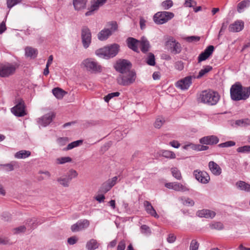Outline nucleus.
Segmentation results:
<instances>
[{
    "instance_id": "obj_60",
    "label": "nucleus",
    "mask_w": 250,
    "mask_h": 250,
    "mask_svg": "<svg viewBox=\"0 0 250 250\" xmlns=\"http://www.w3.org/2000/svg\"><path fill=\"white\" fill-rule=\"evenodd\" d=\"M77 241L78 239L75 236L71 237L67 240V242L70 245L75 244L77 242Z\"/></svg>"
},
{
    "instance_id": "obj_28",
    "label": "nucleus",
    "mask_w": 250,
    "mask_h": 250,
    "mask_svg": "<svg viewBox=\"0 0 250 250\" xmlns=\"http://www.w3.org/2000/svg\"><path fill=\"white\" fill-rule=\"evenodd\" d=\"M87 0H73L74 7L76 10H80L85 8Z\"/></svg>"
},
{
    "instance_id": "obj_11",
    "label": "nucleus",
    "mask_w": 250,
    "mask_h": 250,
    "mask_svg": "<svg viewBox=\"0 0 250 250\" xmlns=\"http://www.w3.org/2000/svg\"><path fill=\"white\" fill-rule=\"evenodd\" d=\"M193 174L195 179L202 184H207L210 180L208 174L205 171L197 169L194 170Z\"/></svg>"
},
{
    "instance_id": "obj_51",
    "label": "nucleus",
    "mask_w": 250,
    "mask_h": 250,
    "mask_svg": "<svg viewBox=\"0 0 250 250\" xmlns=\"http://www.w3.org/2000/svg\"><path fill=\"white\" fill-rule=\"evenodd\" d=\"M185 39L188 42H197L200 40V37H198V36H192L188 37L186 38Z\"/></svg>"
},
{
    "instance_id": "obj_19",
    "label": "nucleus",
    "mask_w": 250,
    "mask_h": 250,
    "mask_svg": "<svg viewBox=\"0 0 250 250\" xmlns=\"http://www.w3.org/2000/svg\"><path fill=\"white\" fill-rule=\"evenodd\" d=\"M216 213L211 210L203 209L197 211L196 215L199 217L212 219L215 217Z\"/></svg>"
},
{
    "instance_id": "obj_2",
    "label": "nucleus",
    "mask_w": 250,
    "mask_h": 250,
    "mask_svg": "<svg viewBox=\"0 0 250 250\" xmlns=\"http://www.w3.org/2000/svg\"><path fill=\"white\" fill-rule=\"evenodd\" d=\"M230 95L234 101L246 100L250 95V86L243 87L240 83L237 82L231 86Z\"/></svg>"
},
{
    "instance_id": "obj_14",
    "label": "nucleus",
    "mask_w": 250,
    "mask_h": 250,
    "mask_svg": "<svg viewBox=\"0 0 250 250\" xmlns=\"http://www.w3.org/2000/svg\"><path fill=\"white\" fill-rule=\"evenodd\" d=\"M165 187L177 191L186 192L189 190L188 188L185 185L176 182L167 183L165 184Z\"/></svg>"
},
{
    "instance_id": "obj_6",
    "label": "nucleus",
    "mask_w": 250,
    "mask_h": 250,
    "mask_svg": "<svg viewBox=\"0 0 250 250\" xmlns=\"http://www.w3.org/2000/svg\"><path fill=\"white\" fill-rule=\"evenodd\" d=\"M16 105L11 108V112L17 117H23L27 115L26 105L22 99L18 98L15 100Z\"/></svg>"
},
{
    "instance_id": "obj_48",
    "label": "nucleus",
    "mask_w": 250,
    "mask_h": 250,
    "mask_svg": "<svg viewBox=\"0 0 250 250\" xmlns=\"http://www.w3.org/2000/svg\"><path fill=\"white\" fill-rule=\"evenodd\" d=\"M237 151L239 153H247L250 152V146H244L237 148Z\"/></svg>"
},
{
    "instance_id": "obj_30",
    "label": "nucleus",
    "mask_w": 250,
    "mask_h": 250,
    "mask_svg": "<svg viewBox=\"0 0 250 250\" xmlns=\"http://www.w3.org/2000/svg\"><path fill=\"white\" fill-rule=\"evenodd\" d=\"M31 155V152L28 150H22L16 152L15 157L17 159H25Z\"/></svg>"
},
{
    "instance_id": "obj_16",
    "label": "nucleus",
    "mask_w": 250,
    "mask_h": 250,
    "mask_svg": "<svg viewBox=\"0 0 250 250\" xmlns=\"http://www.w3.org/2000/svg\"><path fill=\"white\" fill-rule=\"evenodd\" d=\"M219 138L215 135H210L203 137L200 139L199 142L206 145H213L219 142Z\"/></svg>"
},
{
    "instance_id": "obj_5",
    "label": "nucleus",
    "mask_w": 250,
    "mask_h": 250,
    "mask_svg": "<svg viewBox=\"0 0 250 250\" xmlns=\"http://www.w3.org/2000/svg\"><path fill=\"white\" fill-rule=\"evenodd\" d=\"M106 27L104 28L98 34V38L100 41L106 40L115 32L118 30L117 22L111 21L107 23Z\"/></svg>"
},
{
    "instance_id": "obj_3",
    "label": "nucleus",
    "mask_w": 250,
    "mask_h": 250,
    "mask_svg": "<svg viewBox=\"0 0 250 250\" xmlns=\"http://www.w3.org/2000/svg\"><path fill=\"white\" fill-rule=\"evenodd\" d=\"M220 99L218 93L212 90L202 91L197 95V100L198 102L208 104L210 105H215Z\"/></svg>"
},
{
    "instance_id": "obj_29",
    "label": "nucleus",
    "mask_w": 250,
    "mask_h": 250,
    "mask_svg": "<svg viewBox=\"0 0 250 250\" xmlns=\"http://www.w3.org/2000/svg\"><path fill=\"white\" fill-rule=\"evenodd\" d=\"M238 188L246 192H250V184L242 181H239L236 183Z\"/></svg>"
},
{
    "instance_id": "obj_34",
    "label": "nucleus",
    "mask_w": 250,
    "mask_h": 250,
    "mask_svg": "<svg viewBox=\"0 0 250 250\" xmlns=\"http://www.w3.org/2000/svg\"><path fill=\"white\" fill-rule=\"evenodd\" d=\"M57 181L63 187H68L69 185L70 180L65 175L58 178Z\"/></svg>"
},
{
    "instance_id": "obj_40",
    "label": "nucleus",
    "mask_w": 250,
    "mask_h": 250,
    "mask_svg": "<svg viewBox=\"0 0 250 250\" xmlns=\"http://www.w3.org/2000/svg\"><path fill=\"white\" fill-rule=\"evenodd\" d=\"M173 5V1L171 0H166L163 1L161 3V6L164 10H168Z\"/></svg>"
},
{
    "instance_id": "obj_61",
    "label": "nucleus",
    "mask_w": 250,
    "mask_h": 250,
    "mask_svg": "<svg viewBox=\"0 0 250 250\" xmlns=\"http://www.w3.org/2000/svg\"><path fill=\"white\" fill-rule=\"evenodd\" d=\"M6 30V26L5 24V21H3L0 24V34H2Z\"/></svg>"
},
{
    "instance_id": "obj_57",
    "label": "nucleus",
    "mask_w": 250,
    "mask_h": 250,
    "mask_svg": "<svg viewBox=\"0 0 250 250\" xmlns=\"http://www.w3.org/2000/svg\"><path fill=\"white\" fill-rule=\"evenodd\" d=\"M125 241L123 240L121 241L117 246V250H125Z\"/></svg>"
},
{
    "instance_id": "obj_23",
    "label": "nucleus",
    "mask_w": 250,
    "mask_h": 250,
    "mask_svg": "<svg viewBox=\"0 0 250 250\" xmlns=\"http://www.w3.org/2000/svg\"><path fill=\"white\" fill-rule=\"evenodd\" d=\"M208 167L211 173L215 176H219L222 173L221 168L214 161H210L208 163Z\"/></svg>"
},
{
    "instance_id": "obj_54",
    "label": "nucleus",
    "mask_w": 250,
    "mask_h": 250,
    "mask_svg": "<svg viewBox=\"0 0 250 250\" xmlns=\"http://www.w3.org/2000/svg\"><path fill=\"white\" fill-rule=\"evenodd\" d=\"M16 162H12L10 164H7L3 165V167H5V170L7 171H12L14 170V164Z\"/></svg>"
},
{
    "instance_id": "obj_43",
    "label": "nucleus",
    "mask_w": 250,
    "mask_h": 250,
    "mask_svg": "<svg viewBox=\"0 0 250 250\" xmlns=\"http://www.w3.org/2000/svg\"><path fill=\"white\" fill-rule=\"evenodd\" d=\"M199 243L195 239L192 240L190 244L189 250H198Z\"/></svg>"
},
{
    "instance_id": "obj_26",
    "label": "nucleus",
    "mask_w": 250,
    "mask_h": 250,
    "mask_svg": "<svg viewBox=\"0 0 250 250\" xmlns=\"http://www.w3.org/2000/svg\"><path fill=\"white\" fill-rule=\"evenodd\" d=\"M25 55L27 57L35 58L37 56L38 51L36 48L31 46H27L25 48Z\"/></svg>"
},
{
    "instance_id": "obj_13",
    "label": "nucleus",
    "mask_w": 250,
    "mask_h": 250,
    "mask_svg": "<svg viewBox=\"0 0 250 250\" xmlns=\"http://www.w3.org/2000/svg\"><path fill=\"white\" fill-rule=\"evenodd\" d=\"M118 177L115 176L111 179H109L101 185L100 191L103 193H106L116 184Z\"/></svg>"
},
{
    "instance_id": "obj_59",
    "label": "nucleus",
    "mask_w": 250,
    "mask_h": 250,
    "mask_svg": "<svg viewBox=\"0 0 250 250\" xmlns=\"http://www.w3.org/2000/svg\"><path fill=\"white\" fill-rule=\"evenodd\" d=\"M169 145L173 147L178 148L180 146V144L176 140H173L169 142Z\"/></svg>"
},
{
    "instance_id": "obj_4",
    "label": "nucleus",
    "mask_w": 250,
    "mask_h": 250,
    "mask_svg": "<svg viewBox=\"0 0 250 250\" xmlns=\"http://www.w3.org/2000/svg\"><path fill=\"white\" fill-rule=\"evenodd\" d=\"M120 50V46L117 43H113L105 46L96 50V55L104 59H109L115 57Z\"/></svg>"
},
{
    "instance_id": "obj_50",
    "label": "nucleus",
    "mask_w": 250,
    "mask_h": 250,
    "mask_svg": "<svg viewBox=\"0 0 250 250\" xmlns=\"http://www.w3.org/2000/svg\"><path fill=\"white\" fill-rule=\"evenodd\" d=\"M165 121L162 118H158L154 123V126L156 128H159L164 124Z\"/></svg>"
},
{
    "instance_id": "obj_33",
    "label": "nucleus",
    "mask_w": 250,
    "mask_h": 250,
    "mask_svg": "<svg viewBox=\"0 0 250 250\" xmlns=\"http://www.w3.org/2000/svg\"><path fill=\"white\" fill-rule=\"evenodd\" d=\"M250 5V0H244L240 2H239L237 5V11L239 13H241L243 10Z\"/></svg>"
},
{
    "instance_id": "obj_47",
    "label": "nucleus",
    "mask_w": 250,
    "mask_h": 250,
    "mask_svg": "<svg viewBox=\"0 0 250 250\" xmlns=\"http://www.w3.org/2000/svg\"><path fill=\"white\" fill-rule=\"evenodd\" d=\"M120 93L118 92L109 93L104 97V100L106 102H108V101L111 98H113L114 97H118L120 95Z\"/></svg>"
},
{
    "instance_id": "obj_25",
    "label": "nucleus",
    "mask_w": 250,
    "mask_h": 250,
    "mask_svg": "<svg viewBox=\"0 0 250 250\" xmlns=\"http://www.w3.org/2000/svg\"><path fill=\"white\" fill-rule=\"evenodd\" d=\"M141 51L144 53L147 52L150 48L149 41L145 37H143L139 40Z\"/></svg>"
},
{
    "instance_id": "obj_20",
    "label": "nucleus",
    "mask_w": 250,
    "mask_h": 250,
    "mask_svg": "<svg viewBox=\"0 0 250 250\" xmlns=\"http://www.w3.org/2000/svg\"><path fill=\"white\" fill-rule=\"evenodd\" d=\"M139 40L132 37H129L126 40V43L128 48L136 52H139L138 45L140 44Z\"/></svg>"
},
{
    "instance_id": "obj_53",
    "label": "nucleus",
    "mask_w": 250,
    "mask_h": 250,
    "mask_svg": "<svg viewBox=\"0 0 250 250\" xmlns=\"http://www.w3.org/2000/svg\"><path fill=\"white\" fill-rule=\"evenodd\" d=\"M141 232L145 234H149L151 232L149 228L146 225H143L141 227Z\"/></svg>"
},
{
    "instance_id": "obj_1",
    "label": "nucleus",
    "mask_w": 250,
    "mask_h": 250,
    "mask_svg": "<svg viewBox=\"0 0 250 250\" xmlns=\"http://www.w3.org/2000/svg\"><path fill=\"white\" fill-rule=\"evenodd\" d=\"M131 63H115L114 68L122 74L117 79L120 84L128 86L135 82L136 74L135 71L131 69Z\"/></svg>"
},
{
    "instance_id": "obj_56",
    "label": "nucleus",
    "mask_w": 250,
    "mask_h": 250,
    "mask_svg": "<svg viewBox=\"0 0 250 250\" xmlns=\"http://www.w3.org/2000/svg\"><path fill=\"white\" fill-rule=\"evenodd\" d=\"M154 55L152 53H149L147 56L146 62H155Z\"/></svg>"
},
{
    "instance_id": "obj_31",
    "label": "nucleus",
    "mask_w": 250,
    "mask_h": 250,
    "mask_svg": "<svg viewBox=\"0 0 250 250\" xmlns=\"http://www.w3.org/2000/svg\"><path fill=\"white\" fill-rule=\"evenodd\" d=\"M107 1V0H92L91 6L93 10H97L100 7L103 6Z\"/></svg>"
},
{
    "instance_id": "obj_15",
    "label": "nucleus",
    "mask_w": 250,
    "mask_h": 250,
    "mask_svg": "<svg viewBox=\"0 0 250 250\" xmlns=\"http://www.w3.org/2000/svg\"><path fill=\"white\" fill-rule=\"evenodd\" d=\"M89 226V222L87 220H80L71 226V230L72 232H78L87 228Z\"/></svg>"
},
{
    "instance_id": "obj_22",
    "label": "nucleus",
    "mask_w": 250,
    "mask_h": 250,
    "mask_svg": "<svg viewBox=\"0 0 250 250\" xmlns=\"http://www.w3.org/2000/svg\"><path fill=\"white\" fill-rule=\"evenodd\" d=\"M144 206L146 211L148 214L156 218H159V215L157 213L155 209L149 201H145L144 202Z\"/></svg>"
},
{
    "instance_id": "obj_36",
    "label": "nucleus",
    "mask_w": 250,
    "mask_h": 250,
    "mask_svg": "<svg viewBox=\"0 0 250 250\" xmlns=\"http://www.w3.org/2000/svg\"><path fill=\"white\" fill-rule=\"evenodd\" d=\"M212 69V67L209 65L205 66L199 71V74L196 78L198 79L201 78L206 74L211 71Z\"/></svg>"
},
{
    "instance_id": "obj_62",
    "label": "nucleus",
    "mask_w": 250,
    "mask_h": 250,
    "mask_svg": "<svg viewBox=\"0 0 250 250\" xmlns=\"http://www.w3.org/2000/svg\"><path fill=\"white\" fill-rule=\"evenodd\" d=\"M208 149V146H207L204 145H197V151H204Z\"/></svg>"
},
{
    "instance_id": "obj_37",
    "label": "nucleus",
    "mask_w": 250,
    "mask_h": 250,
    "mask_svg": "<svg viewBox=\"0 0 250 250\" xmlns=\"http://www.w3.org/2000/svg\"><path fill=\"white\" fill-rule=\"evenodd\" d=\"M180 200L184 205L192 207L194 205V201L189 198H186L184 197H181L180 198Z\"/></svg>"
},
{
    "instance_id": "obj_42",
    "label": "nucleus",
    "mask_w": 250,
    "mask_h": 250,
    "mask_svg": "<svg viewBox=\"0 0 250 250\" xmlns=\"http://www.w3.org/2000/svg\"><path fill=\"white\" fill-rule=\"evenodd\" d=\"M72 159L69 157H63L58 158L56 160L57 163L58 164H63L66 163L71 162Z\"/></svg>"
},
{
    "instance_id": "obj_12",
    "label": "nucleus",
    "mask_w": 250,
    "mask_h": 250,
    "mask_svg": "<svg viewBox=\"0 0 250 250\" xmlns=\"http://www.w3.org/2000/svg\"><path fill=\"white\" fill-rule=\"evenodd\" d=\"M166 45L169 48L171 52L174 54L180 53L182 50L181 44L173 38L169 39L166 42Z\"/></svg>"
},
{
    "instance_id": "obj_8",
    "label": "nucleus",
    "mask_w": 250,
    "mask_h": 250,
    "mask_svg": "<svg viewBox=\"0 0 250 250\" xmlns=\"http://www.w3.org/2000/svg\"><path fill=\"white\" fill-rule=\"evenodd\" d=\"M81 39L83 47L87 48L91 44L92 36L90 29L87 26H83L82 28Z\"/></svg>"
},
{
    "instance_id": "obj_27",
    "label": "nucleus",
    "mask_w": 250,
    "mask_h": 250,
    "mask_svg": "<svg viewBox=\"0 0 250 250\" xmlns=\"http://www.w3.org/2000/svg\"><path fill=\"white\" fill-rule=\"evenodd\" d=\"M99 246L100 244L96 240L91 239L87 242L85 247L87 250H95L98 249Z\"/></svg>"
},
{
    "instance_id": "obj_63",
    "label": "nucleus",
    "mask_w": 250,
    "mask_h": 250,
    "mask_svg": "<svg viewBox=\"0 0 250 250\" xmlns=\"http://www.w3.org/2000/svg\"><path fill=\"white\" fill-rule=\"evenodd\" d=\"M105 197L103 194H98L95 197V199L100 203L103 202Z\"/></svg>"
},
{
    "instance_id": "obj_7",
    "label": "nucleus",
    "mask_w": 250,
    "mask_h": 250,
    "mask_svg": "<svg viewBox=\"0 0 250 250\" xmlns=\"http://www.w3.org/2000/svg\"><path fill=\"white\" fill-rule=\"evenodd\" d=\"M174 17L173 13L167 11H161L156 13L153 16L154 21L157 24H162L167 22Z\"/></svg>"
},
{
    "instance_id": "obj_49",
    "label": "nucleus",
    "mask_w": 250,
    "mask_h": 250,
    "mask_svg": "<svg viewBox=\"0 0 250 250\" xmlns=\"http://www.w3.org/2000/svg\"><path fill=\"white\" fill-rule=\"evenodd\" d=\"M26 230V228L24 226L16 228L13 229L14 234H19L21 232H24Z\"/></svg>"
},
{
    "instance_id": "obj_35",
    "label": "nucleus",
    "mask_w": 250,
    "mask_h": 250,
    "mask_svg": "<svg viewBox=\"0 0 250 250\" xmlns=\"http://www.w3.org/2000/svg\"><path fill=\"white\" fill-rule=\"evenodd\" d=\"M162 156L169 159H174L176 158L175 154L171 151L162 150L161 151Z\"/></svg>"
},
{
    "instance_id": "obj_17",
    "label": "nucleus",
    "mask_w": 250,
    "mask_h": 250,
    "mask_svg": "<svg viewBox=\"0 0 250 250\" xmlns=\"http://www.w3.org/2000/svg\"><path fill=\"white\" fill-rule=\"evenodd\" d=\"M55 115L53 112L48 113L38 120V123L42 126H46L52 122Z\"/></svg>"
},
{
    "instance_id": "obj_32",
    "label": "nucleus",
    "mask_w": 250,
    "mask_h": 250,
    "mask_svg": "<svg viewBox=\"0 0 250 250\" xmlns=\"http://www.w3.org/2000/svg\"><path fill=\"white\" fill-rule=\"evenodd\" d=\"M53 95L58 99H61L65 94L64 91L60 88H55L52 90Z\"/></svg>"
},
{
    "instance_id": "obj_41",
    "label": "nucleus",
    "mask_w": 250,
    "mask_h": 250,
    "mask_svg": "<svg viewBox=\"0 0 250 250\" xmlns=\"http://www.w3.org/2000/svg\"><path fill=\"white\" fill-rule=\"evenodd\" d=\"M209 227L211 229L217 230H221L224 228L223 224L219 222H213L209 225Z\"/></svg>"
},
{
    "instance_id": "obj_10",
    "label": "nucleus",
    "mask_w": 250,
    "mask_h": 250,
    "mask_svg": "<svg viewBox=\"0 0 250 250\" xmlns=\"http://www.w3.org/2000/svg\"><path fill=\"white\" fill-rule=\"evenodd\" d=\"M16 69V67L11 63L1 64L0 65V76L2 77H8L13 74Z\"/></svg>"
},
{
    "instance_id": "obj_21",
    "label": "nucleus",
    "mask_w": 250,
    "mask_h": 250,
    "mask_svg": "<svg viewBox=\"0 0 250 250\" xmlns=\"http://www.w3.org/2000/svg\"><path fill=\"white\" fill-rule=\"evenodd\" d=\"M244 22L242 21L237 20L229 26V30L232 32H238L243 30Z\"/></svg>"
},
{
    "instance_id": "obj_38",
    "label": "nucleus",
    "mask_w": 250,
    "mask_h": 250,
    "mask_svg": "<svg viewBox=\"0 0 250 250\" xmlns=\"http://www.w3.org/2000/svg\"><path fill=\"white\" fill-rule=\"evenodd\" d=\"M171 172L172 176L177 180H180L182 177L181 173L177 167H172L171 168Z\"/></svg>"
},
{
    "instance_id": "obj_44",
    "label": "nucleus",
    "mask_w": 250,
    "mask_h": 250,
    "mask_svg": "<svg viewBox=\"0 0 250 250\" xmlns=\"http://www.w3.org/2000/svg\"><path fill=\"white\" fill-rule=\"evenodd\" d=\"M78 175V172L75 170L72 169L68 171L65 176L71 181L72 179L76 178Z\"/></svg>"
},
{
    "instance_id": "obj_24",
    "label": "nucleus",
    "mask_w": 250,
    "mask_h": 250,
    "mask_svg": "<svg viewBox=\"0 0 250 250\" xmlns=\"http://www.w3.org/2000/svg\"><path fill=\"white\" fill-rule=\"evenodd\" d=\"M84 68L91 73L100 72L102 71V67L98 63H83Z\"/></svg>"
},
{
    "instance_id": "obj_9",
    "label": "nucleus",
    "mask_w": 250,
    "mask_h": 250,
    "mask_svg": "<svg viewBox=\"0 0 250 250\" xmlns=\"http://www.w3.org/2000/svg\"><path fill=\"white\" fill-rule=\"evenodd\" d=\"M195 78V77L193 76H188L177 81L175 86L182 90H187L191 84L192 80Z\"/></svg>"
},
{
    "instance_id": "obj_58",
    "label": "nucleus",
    "mask_w": 250,
    "mask_h": 250,
    "mask_svg": "<svg viewBox=\"0 0 250 250\" xmlns=\"http://www.w3.org/2000/svg\"><path fill=\"white\" fill-rule=\"evenodd\" d=\"M176 239V236L174 234L170 233L167 238V241L168 243H172L175 242Z\"/></svg>"
},
{
    "instance_id": "obj_45",
    "label": "nucleus",
    "mask_w": 250,
    "mask_h": 250,
    "mask_svg": "<svg viewBox=\"0 0 250 250\" xmlns=\"http://www.w3.org/2000/svg\"><path fill=\"white\" fill-rule=\"evenodd\" d=\"M22 0H7V5L8 8L11 9L14 6L21 2Z\"/></svg>"
},
{
    "instance_id": "obj_52",
    "label": "nucleus",
    "mask_w": 250,
    "mask_h": 250,
    "mask_svg": "<svg viewBox=\"0 0 250 250\" xmlns=\"http://www.w3.org/2000/svg\"><path fill=\"white\" fill-rule=\"evenodd\" d=\"M197 145H195V144H192L191 143H189L185 145V146H183V149H186V150H187L190 148L192 149V150H196Z\"/></svg>"
},
{
    "instance_id": "obj_64",
    "label": "nucleus",
    "mask_w": 250,
    "mask_h": 250,
    "mask_svg": "<svg viewBox=\"0 0 250 250\" xmlns=\"http://www.w3.org/2000/svg\"><path fill=\"white\" fill-rule=\"evenodd\" d=\"M160 77L161 75L159 71H155L153 73L152 78L154 80H159Z\"/></svg>"
},
{
    "instance_id": "obj_18",
    "label": "nucleus",
    "mask_w": 250,
    "mask_h": 250,
    "mask_svg": "<svg viewBox=\"0 0 250 250\" xmlns=\"http://www.w3.org/2000/svg\"><path fill=\"white\" fill-rule=\"evenodd\" d=\"M214 50L213 45H209L204 52H202L198 57L199 62L206 60L210 56H211Z\"/></svg>"
},
{
    "instance_id": "obj_55",
    "label": "nucleus",
    "mask_w": 250,
    "mask_h": 250,
    "mask_svg": "<svg viewBox=\"0 0 250 250\" xmlns=\"http://www.w3.org/2000/svg\"><path fill=\"white\" fill-rule=\"evenodd\" d=\"M196 4V1L193 0H185V5L187 7H194Z\"/></svg>"
},
{
    "instance_id": "obj_46",
    "label": "nucleus",
    "mask_w": 250,
    "mask_h": 250,
    "mask_svg": "<svg viewBox=\"0 0 250 250\" xmlns=\"http://www.w3.org/2000/svg\"><path fill=\"white\" fill-rule=\"evenodd\" d=\"M235 145V143L232 141H229L225 143L220 144L218 146L220 147H228Z\"/></svg>"
},
{
    "instance_id": "obj_39",
    "label": "nucleus",
    "mask_w": 250,
    "mask_h": 250,
    "mask_svg": "<svg viewBox=\"0 0 250 250\" xmlns=\"http://www.w3.org/2000/svg\"><path fill=\"white\" fill-rule=\"evenodd\" d=\"M83 143V140H79L76 141H74L70 144H69L67 146L66 150H70L74 147H77Z\"/></svg>"
}]
</instances>
